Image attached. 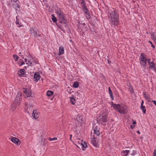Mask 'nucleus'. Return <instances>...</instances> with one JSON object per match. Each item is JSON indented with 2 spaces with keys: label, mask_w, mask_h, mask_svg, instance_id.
Here are the masks:
<instances>
[{
  "label": "nucleus",
  "mask_w": 156,
  "mask_h": 156,
  "mask_svg": "<svg viewBox=\"0 0 156 156\" xmlns=\"http://www.w3.org/2000/svg\"><path fill=\"white\" fill-rule=\"evenodd\" d=\"M111 24L114 26H117L119 22V15L116 11L114 10L110 13V17Z\"/></svg>",
  "instance_id": "f257e3e1"
},
{
  "label": "nucleus",
  "mask_w": 156,
  "mask_h": 156,
  "mask_svg": "<svg viewBox=\"0 0 156 156\" xmlns=\"http://www.w3.org/2000/svg\"><path fill=\"white\" fill-rule=\"evenodd\" d=\"M114 108L117 110L118 112L121 114H125L128 112V109L126 105L123 104H113L112 105Z\"/></svg>",
  "instance_id": "f03ea898"
},
{
  "label": "nucleus",
  "mask_w": 156,
  "mask_h": 156,
  "mask_svg": "<svg viewBox=\"0 0 156 156\" xmlns=\"http://www.w3.org/2000/svg\"><path fill=\"white\" fill-rule=\"evenodd\" d=\"M56 12L59 18V22L60 23H62L65 21V16L63 11L60 9H58L56 10Z\"/></svg>",
  "instance_id": "7ed1b4c3"
},
{
  "label": "nucleus",
  "mask_w": 156,
  "mask_h": 156,
  "mask_svg": "<svg viewBox=\"0 0 156 156\" xmlns=\"http://www.w3.org/2000/svg\"><path fill=\"white\" fill-rule=\"evenodd\" d=\"M81 4V6L83 10L84 11L85 14L86 15H87V16H86V17L87 18V19L90 18V15L88 9L85 5V1L84 0H82Z\"/></svg>",
  "instance_id": "20e7f679"
},
{
  "label": "nucleus",
  "mask_w": 156,
  "mask_h": 156,
  "mask_svg": "<svg viewBox=\"0 0 156 156\" xmlns=\"http://www.w3.org/2000/svg\"><path fill=\"white\" fill-rule=\"evenodd\" d=\"M140 63L143 66H145L147 64L146 58L143 55V53H141L140 56Z\"/></svg>",
  "instance_id": "39448f33"
},
{
  "label": "nucleus",
  "mask_w": 156,
  "mask_h": 156,
  "mask_svg": "<svg viewBox=\"0 0 156 156\" xmlns=\"http://www.w3.org/2000/svg\"><path fill=\"white\" fill-rule=\"evenodd\" d=\"M19 1L17 0H11V4H12L13 7L16 9L19 8V6L18 4Z\"/></svg>",
  "instance_id": "423d86ee"
},
{
  "label": "nucleus",
  "mask_w": 156,
  "mask_h": 156,
  "mask_svg": "<svg viewBox=\"0 0 156 156\" xmlns=\"http://www.w3.org/2000/svg\"><path fill=\"white\" fill-rule=\"evenodd\" d=\"M30 31L31 32V34L32 35L34 36V37L40 36V35L39 34H37V30L34 29V28H31L30 29Z\"/></svg>",
  "instance_id": "0eeeda50"
},
{
  "label": "nucleus",
  "mask_w": 156,
  "mask_h": 156,
  "mask_svg": "<svg viewBox=\"0 0 156 156\" xmlns=\"http://www.w3.org/2000/svg\"><path fill=\"white\" fill-rule=\"evenodd\" d=\"M11 140L12 142L17 145L20 144L21 143L19 139L14 137H12L11 138Z\"/></svg>",
  "instance_id": "6e6552de"
},
{
  "label": "nucleus",
  "mask_w": 156,
  "mask_h": 156,
  "mask_svg": "<svg viewBox=\"0 0 156 156\" xmlns=\"http://www.w3.org/2000/svg\"><path fill=\"white\" fill-rule=\"evenodd\" d=\"M99 120L101 122H107V116L106 114L100 117Z\"/></svg>",
  "instance_id": "1a4fd4ad"
},
{
  "label": "nucleus",
  "mask_w": 156,
  "mask_h": 156,
  "mask_svg": "<svg viewBox=\"0 0 156 156\" xmlns=\"http://www.w3.org/2000/svg\"><path fill=\"white\" fill-rule=\"evenodd\" d=\"M91 144L94 146L96 147H98V145L96 141V140L94 137H93V138L91 140Z\"/></svg>",
  "instance_id": "9d476101"
},
{
  "label": "nucleus",
  "mask_w": 156,
  "mask_h": 156,
  "mask_svg": "<svg viewBox=\"0 0 156 156\" xmlns=\"http://www.w3.org/2000/svg\"><path fill=\"white\" fill-rule=\"evenodd\" d=\"M32 116L35 119H37L39 118V115L38 113L37 112L36 110H34L33 111L32 113Z\"/></svg>",
  "instance_id": "9b49d317"
},
{
  "label": "nucleus",
  "mask_w": 156,
  "mask_h": 156,
  "mask_svg": "<svg viewBox=\"0 0 156 156\" xmlns=\"http://www.w3.org/2000/svg\"><path fill=\"white\" fill-rule=\"evenodd\" d=\"M19 16H17L16 17V23L17 25V27H22L23 25L19 21L20 20L19 19Z\"/></svg>",
  "instance_id": "f8f14e48"
},
{
  "label": "nucleus",
  "mask_w": 156,
  "mask_h": 156,
  "mask_svg": "<svg viewBox=\"0 0 156 156\" xmlns=\"http://www.w3.org/2000/svg\"><path fill=\"white\" fill-rule=\"evenodd\" d=\"M40 76L38 73H35L34 75V79H35V81L37 82L40 79Z\"/></svg>",
  "instance_id": "ddd939ff"
},
{
  "label": "nucleus",
  "mask_w": 156,
  "mask_h": 156,
  "mask_svg": "<svg viewBox=\"0 0 156 156\" xmlns=\"http://www.w3.org/2000/svg\"><path fill=\"white\" fill-rule=\"evenodd\" d=\"M20 99L21 98H19L16 97L15 98L14 104H16V105H19L21 101Z\"/></svg>",
  "instance_id": "4468645a"
},
{
  "label": "nucleus",
  "mask_w": 156,
  "mask_h": 156,
  "mask_svg": "<svg viewBox=\"0 0 156 156\" xmlns=\"http://www.w3.org/2000/svg\"><path fill=\"white\" fill-rule=\"evenodd\" d=\"M151 37L153 41H154V43L156 45V34H155L154 33H152Z\"/></svg>",
  "instance_id": "2eb2a0df"
},
{
  "label": "nucleus",
  "mask_w": 156,
  "mask_h": 156,
  "mask_svg": "<svg viewBox=\"0 0 156 156\" xmlns=\"http://www.w3.org/2000/svg\"><path fill=\"white\" fill-rule=\"evenodd\" d=\"M149 65L150 68L151 69H153L154 70H156V68L155 67V64L154 62H151Z\"/></svg>",
  "instance_id": "dca6fc26"
},
{
  "label": "nucleus",
  "mask_w": 156,
  "mask_h": 156,
  "mask_svg": "<svg viewBox=\"0 0 156 156\" xmlns=\"http://www.w3.org/2000/svg\"><path fill=\"white\" fill-rule=\"evenodd\" d=\"M144 102V101L142 100L141 103V109L143 111V113L145 114L146 113V109H145L144 106L143 105Z\"/></svg>",
  "instance_id": "f3484780"
},
{
  "label": "nucleus",
  "mask_w": 156,
  "mask_h": 156,
  "mask_svg": "<svg viewBox=\"0 0 156 156\" xmlns=\"http://www.w3.org/2000/svg\"><path fill=\"white\" fill-rule=\"evenodd\" d=\"M20 73H19V75L20 76H23L25 74V71L24 69H21L20 70L19 72Z\"/></svg>",
  "instance_id": "a211bd4d"
},
{
  "label": "nucleus",
  "mask_w": 156,
  "mask_h": 156,
  "mask_svg": "<svg viewBox=\"0 0 156 156\" xmlns=\"http://www.w3.org/2000/svg\"><path fill=\"white\" fill-rule=\"evenodd\" d=\"M59 55H62L64 53V48L63 47H60L59 48Z\"/></svg>",
  "instance_id": "6ab92c4d"
},
{
  "label": "nucleus",
  "mask_w": 156,
  "mask_h": 156,
  "mask_svg": "<svg viewBox=\"0 0 156 156\" xmlns=\"http://www.w3.org/2000/svg\"><path fill=\"white\" fill-rule=\"evenodd\" d=\"M16 105L14 104L12 105L10 107V110L12 111H14L16 108Z\"/></svg>",
  "instance_id": "aec40b11"
},
{
  "label": "nucleus",
  "mask_w": 156,
  "mask_h": 156,
  "mask_svg": "<svg viewBox=\"0 0 156 156\" xmlns=\"http://www.w3.org/2000/svg\"><path fill=\"white\" fill-rule=\"evenodd\" d=\"M94 133L95 134H96L98 136H99L100 134L99 131L98 130L97 127L94 129Z\"/></svg>",
  "instance_id": "412c9836"
},
{
  "label": "nucleus",
  "mask_w": 156,
  "mask_h": 156,
  "mask_svg": "<svg viewBox=\"0 0 156 156\" xmlns=\"http://www.w3.org/2000/svg\"><path fill=\"white\" fill-rule=\"evenodd\" d=\"M108 89L109 93V94L110 95L111 98L112 100H113L114 99L113 96V95L111 89L110 87H108Z\"/></svg>",
  "instance_id": "4be33fe9"
},
{
  "label": "nucleus",
  "mask_w": 156,
  "mask_h": 156,
  "mask_svg": "<svg viewBox=\"0 0 156 156\" xmlns=\"http://www.w3.org/2000/svg\"><path fill=\"white\" fill-rule=\"evenodd\" d=\"M79 83L77 81L75 82L74 83L73 86L74 87L77 88L79 87Z\"/></svg>",
  "instance_id": "5701e85b"
},
{
  "label": "nucleus",
  "mask_w": 156,
  "mask_h": 156,
  "mask_svg": "<svg viewBox=\"0 0 156 156\" xmlns=\"http://www.w3.org/2000/svg\"><path fill=\"white\" fill-rule=\"evenodd\" d=\"M53 94V92L50 90H48L47 93V95L49 97L51 96Z\"/></svg>",
  "instance_id": "b1692460"
},
{
  "label": "nucleus",
  "mask_w": 156,
  "mask_h": 156,
  "mask_svg": "<svg viewBox=\"0 0 156 156\" xmlns=\"http://www.w3.org/2000/svg\"><path fill=\"white\" fill-rule=\"evenodd\" d=\"M25 105L26 107L27 108V109H28V108H30V107L33 108V105H30L28 102H26Z\"/></svg>",
  "instance_id": "393cba45"
},
{
  "label": "nucleus",
  "mask_w": 156,
  "mask_h": 156,
  "mask_svg": "<svg viewBox=\"0 0 156 156\" xmlns=\"http://www.w3.org/2000/svg\"><path fill=\"white\" fill-rule=\"evenodd\" d=\"M61 23V25H61L62 26L64 27H67V24L66 23V22H65V20L62 23Z\"/></svg>",
  "instance_id": "a878e982"
},
{
  "label": "nucleus",
  "mask_w": 156,
  "mask_h": 156,
  "mask_svg": "<svg viewBox=\"0 0 156 156\" xmlns=\"http://www.w3.org/2000/svg\"><path fill=\"white\" fill-rule=\"evenodd\" d=\"M144 97L146 99V100H148V101H150V98L148 96H147L146 95V93H144Z\"/></svg>",
  "instance_id": "bb28decb"
},
{
  "label": "nucleus",
  "mask_w": 156,
  "mask_h": 156,
  "mask_svg": "<svg viewBox=\"0 0 156 156\" xmlns=\"http://www.w3.org/2000/svg\"><path fill=\"white\" fill-rule=\"evenodd\" d=\"M81 145L82 146V147L84 148H86L87 146V144L84 142H83L81 141Z\"/></svg>",
  "instance_id": "cd10ccee"
},
{
  "label": "nucleus",
  "mask_w": 156,
  "mask_h": 156,
  "mask_svg": "<svg viewBox=\"0 0 156 156\" xmlns=\"http://www.w3.org/2000/svg\"><path fill=\"white\" fill-rule=\"evenodd\" d=\"M70 101L71 103L73 105H74L75 102V100L73 98H71V97H70Z\"/></svg>",
  "instance_id": "c85d7f7f"
},
{
  "label": "nucleus",
  "mask_w": 156,
  "mask_h": 156,
  "mask_svg": "<svg viewBox=\"0 0 156 156\" xmlns=\"http://www.w3.org/2000/svg\"><path fill=\"white\" fill-rule=\"evenodd\" d=\"M81 119L82 118L81 117L78 116H77L76 118L77 121L79 122H80L82 121Z\"/></svg>",
  "instance_id": "c756f323"
},
{
  "label": "nucleus",
  "mask_w": 156,
  "mask_h": 156,
  "mask_svg": "<svg viewBox=\"0 0 156 156\" xmlns=\"http://www.w3.org/2000/svg\"><path fill=\"white\" fill-rule=\"evenodd\" d=\"M52 20L53 22H56L57 21V19L55 17V16H54L53 15H52Z\"/></svg>",
  "instance_id": "7c9ffc66"
},
{
  "label": "nucleus",
  "mask_w": 156,
  "mask_h": 156,
  "mask_svg": "<svg viewBox=\"0 0 156 156\" xmlns=\"http://www.w3.org/2000/svg\"><path fill=\"white\" fill-rule=\"evenodd\" d=\"M13 57L16 61H17L19 58V57L16 55H13Z\"/></svg>",
  "instance_id": "2f4dec72"
},
{
  "label": "nucleus",
  "mask_w": 156,
  "mask_h": 156,
  "mask_svg": "<svg viewBox=\"0 0 156 156\" xmlns=\"http://www.w3.org/2000/svg\"><path fill=\"white\" fill-rule=\"evenodd\" d=\"M22 94L20 92H18V94L16 95V97H17L18 98H21V97Z\"/></svg>",
  "instance_id": "473e14b6"
},
{
  "label": "nucleus",
  "mask_w": 156,
  "mask_h": 156,
  "mask_svg": "<svg viewBox=\"0 0 156 156\" xmlns=\"http://www.w3.org/2000/svg\"><path fill=\"white\" fill-rule=\"evenodd\" d=\"M129 152V151L126 150L123 151H122V153H123L124 154H125V156H126L128 155Z\"/></svg>",
  "instance_id": "72a5a7b5"
},
{
  "label": "nucleus",
  "mask_w": 156,
  "mask_h": 156,
  "mask_svg": "<svg viewBox=\"0 0 156 156\" xmlns=\"http://www.w3.org/2000/svg\"><path fill=\"white\" fill-rule=\"evenodd\" d=\"M25 93H26L27 94V97H29L31 96L30 94L28 93L27 90H26L24 91Z\"/></svg>",
  "instance_id": "f704fd0d"
},
{
  "label": "nucleus",
  "mask_w": 156,
  "mask_h": 156,
  "mask_svg": "<svg viewBox=\"0 0 156 156\" xmlns=\"http://www.w3.org/2000/svg\"><path fill=\"white\" fill-rule=\"evenodd\" d=\"M20 63V66H21L23 65L24 64V62L22 59H20L19 60Z\"/></svg>",
  "instance_id": "c9c22d12"
},
{
  "label": "nucleus",
  "mask_w": 156,
  "mask_h": 156,
  "mask_svg": "<svg viewBox=\"0 0 156 156\" xmlns=\"http://www.w3.org/2000/svg\"><path fill=\"white\" fill-rule=\"evenodd\" d=\"M57 140V138L56 137H54L53 138H49V140L50 141H51L53 140Z\"/></svg>",
  "instance_id": "e433bc0d"
},
{
  "label": "nucleus",
  "mask_w": 156,
  "mask_h": 156,
  "mask_svg": "<svg viewBox=\"0 0 156 156\" xmlns=\"http://www.w3.org/2000/svg\"><path fill=\"white\" fill-rule=\"evenodd\" d=\"M149 43H150L151 45V46L154 48H155V46H154L152 44V42L150 41H149Z\"/></svg>",
  "instance_id": "4c0bfd02"
},
{
  "label": "nucleus",
  "mask_w": 156,
  "mask_h": 156,
  "mask_svg": "<svg viewBox=\"0 0 156 156\" xmlns=\"http://www.w3.org/2000/svg\"><path fill=\"white\" fill-rule=\"evenodd\" d=\"M153 156H156V150H155L154 151L153 153Z\"/></svg>",
  "instance_id": "58836bf2"
},
{
  "label": "nucleus",
  "mask_w": 156,
  "mask_h": 156,
  "mask_svg": "<svg viewBox=\"0 0 156 156\" xmlns=\"http://www.w3.org/2000/svg\"><path fill=\"white\" fill-rule=\"evenodd\" d=\"M147 62H148V63L149 64H150V63H151V62H150V61H151V59L150 58H149V59H147Z\"/></svg>",
  "instance_id": "ea45409f"
},
{
  "label": "nucleus",
  "mask_w": 156,
  "mask_h": 156,
  "mask_svg": "<svg viewBox=\"0 0 156 156\" xmlns=\"http://www.w3.org/2000/svg\"><path fill=\"white\" fill-rule=\"evenodd\" d=\"M152 102L154 103L155 105H156V101H152Z\"/></svg>",
  "instance_id": "a19ab883"
},
{
  "label": "nucleus",
  "mask_w": 156,
  "mask_h": 156,
  "mask_svg": "<svg viewBox=\"0 0 156 156\" xmlns=\"http://www.w3.org/2000/svg\"><path fill=\"white\" fill-rule=\"evenodd\" d=\"M68 93L69 94H71V93H72V92H71V90L70 89H69V91H68Z\"/></svg>",
  "instance_id": "79ce46f5"
},
{
  "label": "nucleus",
  "mask_w": 156,
  "mask_h": 156,
  "mask_svg": "<svg viewBox=\"0 0 156 156\" xmlns=\"http://www.w3.org/2000/svg\"><path fill=\"white\" fill-rule=\"evenodd\" d=\"M133 124L134 125L136 124V121H133Z\"/></svg>",
  "instance_id": "37998d69"
},
{
  "label": "nucleus",
  "mask_w": 156,
  "mask_h": 156,
  "mask_svg": "<svg viewBox=\"0 0 156 156\" xmlns=\"http://www.w3.org/2000/svg\"><path fill=\"white\" fill-rule=\"evenodd\" d=\"M135 127V126H133L132 125H131L130 126V127H131V128L132 129H133Z\"/></svg>",
  "instance_id": "c03bdc74"
},
{
  "label": "nucleus",
  "mask_w": 156,
  "mask_h": 156,
  "mask_svg": "<svg viewBox=\"0 0 156 156\" xmlns=\"http://www.w3.org/2000/svg\"><path fill=\"white\" fill-rule=\"evenodd\" d=\"M107 61L108 64H110L111 62L109 61L108 60Z\"/></svg>",
  "instance_id": "a18cd8bd"
},
{
  "label": "nucleus",
  "mask_w": 156,
  "mask_h": 156,
  "mask_svg": "<svg viewBox=\"0 0 156 156\" xmlns=\"http://www.w3.org/2000/svg\"><path fill=\"white\" fill-rule=\"evenodd\" d=\"M24 60H25V62H26L27 61V59H26V58H25V59H24Z\"/></svg>",
  "instance_id": "49530a36"
},
{
  "label": "nucleus",
  "mask_w": 156,
  "mask_h": 156,
  "mask_svg": "<svg viewBox=\"0 0 156 156\" xmlns=\"http://www.w3.org/2000/svg\"><path fill=\"white\" fill-rule=\"evenodd\" d=\"M137 133L139 134H140V131H138L137 132Z\"/></svg>",
  "instance_id": "de8ad7c7"
},
{
  "label": "nucleus",
  "mask_w": 156,
  "mask_h": 156,
  "mask_svg": "<svg viewBox=\"0 0 156 156\" xmlns=\"http://www.w3.org/2000/svg\"><path fill=\"white\" fill-rule=\"evenodd\" d=\"M70 137L72 138V135H70Z\"/></svg>",
  "instance_id": "09e8293b"
},
{
  "label": "nucleus",
  "mask_w": 156,
  "mask_h": 156,
  "mask_svg": "<svg viewBox=\"0 0 156 156\" xmlns=\"http://www.w3.org/2000/svg\"><path fill=\"white\" fill-rule=\"evenodd\" d=\"M71 138H71V137H70V140H71V141H72Z\"/></svg>",
  "instance_id": "8fccbe9b"
},
{
  "label": "nucleus",
  "mask_w": 156,
  "mask_h": 156,
  "mask_svg": "<svg viewBox=\"0 0 156 156\" xmlns=\"http://www.w3.org/2000/svg\"><path fill=\"white\" fill-rule=\"evenodd\" d=\"M21 52H20V53H19V54L20 55H21Z\"/></svg>",
  "instance_id": "3c124183"
}]
</instances>
